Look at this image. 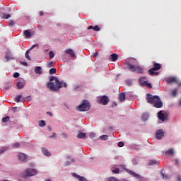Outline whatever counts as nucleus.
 <instances>
[{
  "label": "nucleus",
  "instance_id": "39448f33",
  "mask_svg": "<svg viewBox=\"0 0 181 181\" xmlns=\"http://www.w3.org/2000/svg\"><path fill=\"white\" fill-rule=\"evenodd\" d=\"M77 110L81 112L88 111L90 110V103H88V100H83Z\"/></svg>",
  "mask_w": 181,
  "mask_h": 181
},
{
  "label": "nucleus",
  "instance_id": "aec40b11",
  "mask_svg": "<svg viewBox=\"0 0 181 181\" xmlns=\"http://www.w3.org/2000/svg\"><path fill=\"white\" fill-rule=\"evenodd\" d=\"M118 100L119 101H124L125 100V93H121L119 95H118Z\"/></svg>",
  "mask_w": 181,
  "mask_h": 181
},
{
  "label": "nucleus",
  "instance_id": "864d4df0",
  "mask_svg": "<svg viewBox=\"0 0 181 181\" xmlns=\"http://www.w3.org/2000/svg\"><path fill=\"white\" fill-rule=\"evenodd\" d=\"M35 47H39V44H34L32 47H31V49H35Z\"/></svg>",
  "mask_w": 181,
  "mask_h": 181
},
{
  "label": "nucleus",
  "instance_id": "473e14b6",
  "mask_svg": "<svg viewBox=\"0 0 181 181\" xmlns=\"http://www.w3.org/2000/svg\"><path fill=\"white\" fill-rule=\"evenodd\" d=\"M29 53H30L29 50H27L25 52V59H28V60H31L30 57L29 56Z\"/></svg>",
  "mask_w": 181,
  "mask_h": 181
},
{
  "label": "nucleus",
  "instance_id": "f704fd0d",
  "mask_svg": "<svg viewBox=\"0 0 181 181\" xmlns=\"http://www.w3.org/2000/svg\"><path fill=\"white\" fill-rule=\"evenodd\" d=\"M136 179L139 181H144V177H141V175H139V174H136Z\"/></svg>",
  "mask_w": 181,
  "mask_h": 181
},
{
  "label": "nucleus",
  "instance_id": "a18cd8bd",
  "mask_svg": "<svg viewBox=\"0 0 181 181\" xmlns=\"http://www.w3.org/2000/svg\"><path fill=\"white\" fill-rule=\"evenodd\" d=\"M78 181H87V180L84 177L80 176L79 178H78Z\"/></svg>",
  "mask_w": 181,
  "mask_h": 181
},
{
  "label": "nucleus",
  "instance_id": "c03bdc74",
  "mask_svg": "<svg viewBox=\"0 0 181 181\" xmlns=\"http://www.w3.org/2000/svg\"><path fill=\"white\" fill-rule=\"evenodd\" d=\"M108 181H119V180H118L117 178L114 177H111L108 179Z\"/></svg>",
  "mask_w": 181,
  "mask_h": 181
},
{
  "label": "nucleus",
  "instance_id": "e2e57ef3",
  "mask_svg": "<svg viewBox=\"0 0 181 181\" xmlns=\"http://www.w3.org/2000/svg\"><path fill=\"white\" fill-rule=\"evenodd\" d=\"M98 56V53L95 52L93 54V57H97Z\"/></svg>",
  "mask_w": 181,
  "mask_h": 181
},
{
  "label": "nucleus",
  "instance_id": "e433bc0d",
  "mask_svg": "<svg viewBox=\"0 0 181 181\" xmlns=\"http://www.w3.org/2000/svg\"><path fill=\"white\" fill-rule=\"evenodd\" d=\"M112 173H119V168H115L114 170H112Z\"/></svg>",
  "mask_w": 181,
  "mask_h": 181
},
{
  "label": "nucleus",
  "instance_id": "5fc2aeb1",
  "mask_svg": "<svg viewBox=\"0 0 181 181\" xmlns=\"http://www.w3.org/2000/svg\"><path fill=\"white\" fill-rule=\"evenodd\" d=\"M20 63H21V64H22L23 66H28V63H26V62H21Z\"/></svg>",
  "mask_w": 181,
  "mask_h": 181
},
{
  "label": "nucleus",
  "instance_id": "c9c22d12",
  "mask_svg": "<svg viewBox=\"0 0 181 181\" xmlns=\"http://www.w3.org/2000/svg\"><path fill=\"white\" fill-rule=\"evenodd\" d=\"M54 66V62H49L47 64V66L48 68H50V67H53Z\"/></svg>",
  "mask_w": 181,
  "mask_h": 181
},
{
  "label": "nucleus",
  "instance_id": "2f4dec72",
  "mask_svg": "<svg viewBox=\"0 0 181 181\" xmlns=\"http://www.w3.org/2000/svg\"><path fill=\"white\" fill-rule=\"evenodd\" d=\"M125 83H126L127 86H132V84H133L132 80H131V79L126 80Z\"/></svg>",
  "mask_w": 181,
  "mask_h": 181
},
{
  "label": "nucleus",
  "instance_id": "79ce46f5",
  "mask_svg": "<svg viewBox=\"0 0 181 181\" xmlns=\"http://www.w3.org/2000/svg\"><path fill=\"white\" fill-rule=\"evenodd\" d=\"M7 150H8V148L3 147L1 149H0V154L4 153V152H5V151H7Z\"/></svg>",
  "mask_w": 181,
  "mask_h": 181
},
{
  "label": "nucleus",
  "instance_id": "dca6fc26",
  "mask_svg": "<svg viewBox=\"0 0 181 181\" xmlns=\"http://www.w3.org/2000/svg\"><path fill=\"white\" fill-rule=\"evenodd\" d=\"M86 136H87V135L86 134V133H83V132H79L76 135V137L78 138V139H84V138H86Z\"/></svg>",
  "mask_w": 181,
  "mask_h": 181
},
{
  "label": "nucleus",
  "instance_id": "6e6552de",
  "mask_svg": "<svg viewBox=\"0 0 181 181\" xmlns=\"http://www.w3.org/2000/svg\"><path fill=\"white\" fill-rule=\"evenodd\" d=\"M163 111H160L158 113V117L160 120H162L163 122L165 121L167 119V116L164 115Z\"/></svg>",
  "mask_w": 181,
  "mask_h": 181
},
{
  "label": "nucleus",
  "instance_id": "8fccbe9b",
  "mask_svg": "<svg viewBox=\"0 0 181 181\" xmlns=\"http://www.w3.org/2000/svg\"><path fill=\"white\" fill-rule=\"evenodd\" d=\"M14 25H15V21H9V26H13Z\"/></svg>",
  "mask_w": 181,
  "mask_h": 181
},
{
  "label": "nucleus",
  "instance_id": "49530a36",
  "mask_svg": "<svg viewBox=\"0 0 181 181\" xmlns=\"http://www.w3.org/2000/svg\"><path fill=\"white\" fill-rule=\"evenodd\" d=\"M13 76L14 77V78H18V77H19V73L18 72L14 73Z\"/></svg>",
  "mask_w": 181,
  "mask_h": 181
},
{
  "label": "nucleus",
  "instance_id": "f03ea898",
  "mask_svg": "<svg viewBox=\"0 0 181 181\" xmlns=\"http://www.w3.org/2000/svg\"><path fill=\"white\" fill-rule=\"evenodd\" d=\"M146 100L148 103L153 104L156 108H161L163 103L158 95H153L150 93L146 94Z\"/></svg>",
  "mask_w": 181,
  "mask_h": 181
},
{
  "label": "nucleus",
  "instance_id": "2eb2a0df",
  "mask_svg": "<svg viewBox=\"0 0 181 181\" xmlns=\"http://www.w3.org/2000/svg\"><path fill=\"white\" fill-rule=\"evenodd\" d=\"M23 33L24 36H25L27 39H30V37H32V34L30 33V31L29 30H25Z\"/></svg>",
  "mask_w": 181,
  "mask_h": 181
},
{
  "label": "nucleus",
  "instance_id": "338daca9",
  "mask_svg": "<svg viewBox=\"0 0 181 181\" xmlns=\"http://www.w3.org/2000/svg\"><path fill=\"white\" fill-rule=\"evenodd\" d=\"M45 181H52V180L48 179V180H45Z\"/></svg>",
  "mask_w": 181,
  "mask_h": 181
},
{
  "label": "nucleus",
  "instance_id": "f3484780",
  "mask_svg": "<svg viewBox=\"0 0 181 181\" xmlns=\"http://www.w3.org/2000/svg\"><path fill=\"white\" fill-rule=\"evenodd\" d=\"M34 71H35V74H42V67L35 66Z\"/></svg>",
  "mask_w": 181,
  "mask_h": 181
},
{
  "label": "nucleus",
  "instance_id": "9b49d317",
  "mask_svg": "<svg viewBox=\"0 0 181 181\" xmlns=\"http://www.w3.org/2000/svg\"><path fill=\"white\" fill-rule=\"evenodd\" d=\"M100 103L103 104V105H107V104H108V97L103 96L100 98Z\"/></svg>",
  "mask_w": 181,
  "mask_h": 181
},
{
  "label": "nucleus",
  "instance_id": "4d7b16f0",
  "mask_svg": "<svg viewBox=\"0 0 181 181\" xmlns=\"http://www.w3.org/2000/svg\"><path fill=\"white\" fill-rule=\"evenodd\" d=\"M56 137V133H53L52 136H50L49 138H55Z\"/></svg>",
  "mask_w": 181,
  "mask_h": 181
},
{
  "label": "nucleus",
  "instance_id": "c85d7f7f",
  "mask_svg": "<svg viewBox=\"0 0 181 181\" xmlns=\"http://www.w3.org/2000/svg\"><path fill=\"white\" fill-rule=\"evenodd\" d=\"M101 141H107L108 139V135H102L100 136Z\"/></svg>",
  "mask_w": 181,
  "mask_h": 181
},
{
  "label": "nucleus",
  "instance_id": "bb28decb",
  "mask_svg": "<svg viewBox=\"0 0 181 181\" xmlns=\"http://www.w3.org/2000/svg\"><path fill=\"white\" fill-rule=\"evenodd\" d=\"M165 153H166V154H168V155H173V154H174V150H173V148H170V149L167 150V151H165Z\"/></svg>",
  "mask_w": 181,
  "mask_h": 181
},
{
  "label": "nucleus",
  "instance_id": "a878e982",
  "mask_svg": "<svg viewBox=\"0 0 181 181\" xmlns=\"http://www.w3.org/2000/svg\"><path fill=\"white\" fill-rule=\"evenodd\" d=\"M148 118V114L144 113L141 115V119L144 122H146Z\"/></svg>",
  "mask_w": 181,
  "mask_h": 181
},
{
  "label": "nucleus",
  "instance_id": "4be33fe9",
  "mask_svg": "<svg viewBox=\"0 0 181 181\" xmlns=\"http://www.w3.org/2000/svg\"><path fill=\"white\" fill-rule=\"evenodd\" d=\"M18 159H19V160H21L22 162H23V160H25V159H26V155H25L23 153L18 154Z\"/></svg>",
  "mask_w": 181,
  "mask_h": 181
},
{
  "label": "nucleus",
  "instance_id": "ddd939ff",
  "mask_svg": "<svg viewBox=\"0 0 181 181\" xmlns=\"http://www.w3.org/2000/svg\"><path fill=\"white\" fill-rule=\"evenodd\" d=\"M88 30H90V29H93V30H94L95 32H100V27H98V25H90L89 27H88Z\"/></svg>",
  "mask_w": 181,
  "mask_h": 181
},
{
  "label": "nucleus",
  "instance_id": "c756f323",
  "mask_svg": "<svg viewBox=\"0 0 181 181\" xmlns=\"http://www.w3.org/2000/svg\"><path fill=\"white\" fill-rule=\"evenodd\" d=\"M9 119H11V117L7 116L2 119V122H9Z\"/></svg>",
  "mask_w": 181,
  "mask_h": 181
},
{
  "label": "nucleus",
  "instance_id": "0e129e2a",
  "mask_svg": "<svg viewBox=\"0 0 181 181\" xmlns=\"http://www.w3.org/2000/svg\"><path fill=\"white\" fill-rule=\"evenodd\" d=\"M179 105H181V99L179 100Z\"/></svg>",
  "mask_w": 181,
  "mask_h": 181
},
{
  "label": "nucleus",
  "instance_id": "a19ab883",
  "mask_svg": "<svg viewBox=\"0 0 181 181\" xmlns=\"http://www.w3.org/2000/svg\"><path fill=\"white\" fill-rule=\"evenodd\" d=\"M177 93V89L175 88L174 90H173V96L176 97Z\"/></svg>",
  "mask_w": 181,
  "mask_h": 181
},
{
  "label": "nucleus",
  "instance_id": "de8ad7c7",
  "mask_svg": "<svg viewBox=\"0 0 181 181\" xmlns=\"http://www.w3.org/2000/svg\"><path fill=\"white\" fill-rule=\"evenodd\" d=\"M118 146H119V148H122V146H124V142H122V141L119 142Z\"/></svg>",
  "mask_w": 181,
  "mask_h": 181
},
{
  "label": "nucleus",
  "instance_id": "423d86ee",
  "mask_svg": "<svg viewBox=\"0 0 181 181\" xmlns=\"http://www.w3.org/2000/svg\"><path fill=\"white\" fill-rule=\"evenodd\" d=\"M37 175V170L28 168L25 170L23 177L26 179V177H30V176H36Z\"/></svg>",
  "mask_w": 181,
  "mask_h": 181
},
{
  "label": "nucleus",
  "instance_id": "1a4fd4ad",
  "mask_svg": "<svg viewBox=\"0 0 181 181\" xmlns=\"http://www.w3.org/2000/svg\"><path fill=\"white\" fill-rule=\"evenodd\" d=\"M173 83H178V81L175 77H170L167 78V83L168 84H172Z\"/></svg>",
  "mask_w": 181,
  "mask_h": 181
},
{
  "label": "nucleus",
  "instance_id": "ea45409f",
  "mask_svg": "<svg viewBox=\"0 0 181 181\" xmlns=\"http://www.w3.org/2000/svg\"><path fill=\"white\" fill-rule=\"evenodd\" d=\"M49 58H50V59H53V57H54V53L52 52V51H50V52H49Z\"/></svg>",
  "mask_w": 181,
  "mask_h": 181
},
{
  "label": "nucleus",
  "instance_id": "09e8293b",
  "mask_svg": "<svg viewBox=\"0 0 181 181\" xmlns=\"http://www.w3.org/2000/svg\"><path fill=\"white\" fill-rule=\"evenodd\" d=\"M72 176L74 177H76L77 179H79V177H80V175H77L76 173H72Z\"/></svg>",
  "mask_w": 181,
  "mask_h": 181
},
{
  "label": "nucleus",
  "instance_id": "cd10ccee",
  "mask_svg": "<svg viewBox=\"0 0 181 181\" xmlns=\"http://www.w3.org/2000/svg\"><path fill=\"white\" fill-rule=\"evenodd\" d=\"M21 98H22V95H18L16 97L14 101L16 103H20L21 102Z\"/></svg>",
  "mask_w": 181,
  "mask_h": 181
},
{
  "label": "nucleus",
  "instance_id": "052dcab7",
  "mask_svg": "<svg viewBox=\"0 0 181 181\" xmlns=\"http://www.w3.org/2000/svg\"><path fill=\"white\" fill-rule=\"evenodd\" d=\"M45 15V13L43 11L40 12V16H43Z\"/></svg>",
  "mask_w": 181,
  "mask_h": 181
},
{
  "label": "nucleus",
  "instance_id": "4468645a",
  "mask_svg": "<svg viewBox=\"0 0 181 181\" xmlns=\"http://www.w3.org/2000/svg\"><path fill=\"white\" fill-rule=\"evenodd\" d=\"M65 53H66L67 54H69L71 57H74L76 56L74 51H73V49H66L65 51Z\"/></svg>",
  "mask_w": 181,
  "mask_h": 181
},
{
  "label": "nucleus",
  "instance_id": "f257e3e1",
  "mask_svg": "<svg viewBox=\"0 0 181 181\" xmlns=\"http://www.w3.org/2000/svg\"><path fill=\"white\" fill-rule=\"evenodd\" d=\"M47 86L52 91H59L63 86L67 87V83L63 81L60 82L57 77L52 76L47 83Z\"/></svg>",
  "mask_w": 181,
  "mask_h": 181
},
{
  "label": "nucleus",
  "instance_id": "6e6d98bb",
  "mask_svg": "<svg viewBox=\"0 0 181 181\" xmlns=\"http://www.w3.org/2000/svg\"><path fill=\"white\" fill-rule=\"evenodd\" d=\"M47 115H49L50 117H53V114L51 112H47Z\"/></svg>",
  "mask_w": 181,
  "mask_h": 181
},
{
  "label": "nucleus",
  "instance_id": "603ef678",
  "mask_svg": "<svg viewBox=\"0 0 181 181\" xmlns=\"http://www.w3.org/2000/svg\"><path fill=\"white\" fill-rule=\"evenodd\" d=\"M90 138L91 139H93V138H95V134L94 133H91V134H90Z\"/></svg>",
  "mask_w": 181,
  "mask_h": 181
},
{
  "label": "nucleus",
  "instance_id": "393cba45",
  "mask_svg": "<svg viewBox=\"0 0 181 181\" xmlns=\"http://www.w3.org/2000/svg\"><path fill=\"white\" fill-rule=\"evenodd\" d=\"M136 72H137V73H139V74H143V73H144V69L141 68V67L139 66H136Z\"/></svg>",
  "mask_w": 181,
  "mask_h": 181
},
{
  "label": "nucleus",
  "instance_id": "20e7f679",
  "mask_svg": "<svg viewBox=\"0 0 181 181\" xmlns=\"http://www.w3.org/2000/svg\"><path fill=\"white\" fill-rule=\"evenodd\" d=\"M161 69V64L158 63H154L153 67L148 70V73L150 76H158L159 74L158 72H156L158 70Z\"/></svg>",
  "mask_w": 181,
  "mask_h": 181
},
{
  "label": "nucleus",
  "instance_id": "72a5a7b5",
  "mask_svg": "<svg viewBox=\"0 0 181 181\" xmlns=\"http://www.w3.org/2000/svg\"><path fill=\"white\" fill-rule=\"evenodd\" d=\"M39 126L40 127H45L46 126V122L45 120H41L39 122Z\"/></svg>",
  "mask_w": 181,
  "mask_h": 181
},
{
  "label": "nucleus",
  "instance_id": "4c0bfd02",
  "mask_svg": "<svg viewBox=\"0 0 181 181\" xmlns=\"http://www.w3.org/2000/svg\"><path fill=\"white\" fill-rule=\"evenodd\" d=\"M161 177L167 180L169 178L168 175H166V174H163V173H161Z\"/></svg>",
  "mask_w": 181,
  "mask_h": 181
},
{
  "label": "nucleus",
  "instance_id": "774afa93",
  "mask_svg": "<svg viewBox=\"0 0 181 181\" xmlns=\"http://www.w3.org/2000/svg\"><path fill=\"white\" fill-rule=\"evenodd\" d=\"M71 162L72 163L74 162V158L71 159Z\"/></svg>",
  "mask_w": 181,
  "mask_h": 181
},
{
  "label": "nucleus",
  "instance_id": "37998d69",
  "mask_svg": "<svg viewBox=\"0 0 181 181\" xmlns=\"http://www.w3.org/2000/svg\"><path fill=\"white\" fill-rule=\"evenodd\" d=\"M3 18H4V19H8V18H11V15L10 14H4Z\"/></svg>",
  "mask_w": 181,
  "mask_h": 181
},
{
  "label": "nucleus",
  "instance_id": "a211bd4d",
  "mask_svg": "<svg viewBox=\"0 0 181 181\" xmlns=\"http://www.w3.org/2000/svg\"><path fill=\"white\" fill-rule=\"evenodd\" d=\"M42 152L43 155H45V156H50V155H51L50 151L47 150L46 148H42Z\"/></svg>",
  "mask_w": 181,
  "mask_h": 181
},
{
  "label": "nucleus",
  "instance_id": "9d476101",
  "mask_svg": "<svg viewBox=\"0 0 181 181\" xmlns=\"http://www.w3.org/2000/svg\"><path fill=\"white\" fill-rule=\"evenodd\" d=\"M5 59L6 62H9V60H15L13 55H12V54H9V52L6 53Z\"/></svg>",
  "mask_w": 181,
  "mask_h": 181
},
{
  "label": "nucleus",
  "instance_id": "680f3d73",
  "mask_svg": "<svg viewBox=\"0 0 181 181\" xmlns=\"http://www.w3.org/2000/svg\"><path fill=\"white\" fill-rule=\"evenodd\" d=\"M26 101V98H23L22 100H21V103H25Z\"/></svg>",
  "mask_w": 181,
  "mask_h": 181
},
{
  "label": "nucleus",
  "instance_id": "7ed1b4c3",
  "mask_svg": "<svg viewBox=\"0 0 181 181\" xmlns=\"http://www.w3.org/2000/svg\"><path fill=\"white\" fill-rule=\"evenodd\" d=\"M135 63H136V59L134 58H130L129 61L126 62V66L127 67L128 70H129V71H136V66L135 65Z\"/></svg>",
  "mask_w": 181,
  "mask_h": 181
},
{
  "label": "nucleus",
  "instance_id": "f8f14e48",
  "mask_svg": "<svg viewBox=\"0 0 181 181\" xmlns=\"http://www.w3.org/2000/svg\"><path fill=\"white\" fill-rule=\"evenodd\" d=\"M163 136H164V132L162 129L157 131V132H156V139H160L161 138H163Z\"/></svg>",
  "mask_w": 181,
  "mask_h": 181
},
{
  "label": "nucleus",
  "instance_id": "3c124183",
  "mask_svg": "<svg viewBox=\"0 0 181 181\" xmlns=\"http://www.w3.org/2000/svg\"><path fill=\"white\" fill-rule=\"evenodd\" d=\"M25 100H27V101H32V97L27 96V97H25Z\"/></svg>",
  "mask_w": 181,
  "mask_h": 181
},
{
  "label": "nucleus",
  "instance_id": "b1692460",
  "mask_svg": "<svg viewBox=\"0 0 181 181\" xmlns=\"http://www.w3.org/2000/svg\"><path fill=\"white\" fill-rule=\"evenodd\" d=\"M158 164H159V161H157L156 160H151L148 163L149 165H158Z\"/></svg>",
  "mask_w": 181,
  "mask_h": 181
},
{
  "label": "nucleus",
  "instance_id": "58836bf2",
  "mask_svg": "<svg viewBox=\"0 0 181 181\" xmlns=\"http://www.w3.org/2000/svg\"><path fill=\"white\" fill-rule=\"evenodd\" d=\"M19 146H21V144L19 143H15L12 146L13 148H19Z\"/></svg>",
  "mask_w": 181,
  "mask_h": 181
},
{
  "label": "nucleus",
  "instance_id": "412c9836",
  "mask_svg": "<svg viewBox=\"0 0 181 181\" xmlns=\"http://www.w3.org/2000/svg\"><path fill=\"white\" fill-rule=\"evenodd\" d=\"M124 170H126V172L127 173H129V175H131V176H133L134 177H136V173H134L133 171H131L130 170L127 169V168H124Z\"/></svg>",
  "mask_w": 181,
  "mask_h": 181
},
{
  "label": "nucleus",
  "instance_id": "7c9ffc66",
  "mask_svg": "<svg viewBox=\"0 0 181 181\" xmlns=\"http://www.w3.org/2000/svg\"><path fill=\"white\" fill-rule=\"evenodd\" d=\"M56 71L57 70L55 68H52L49 69V74H56Z\"/></svg>",
  "mask_w": 181,
  "mask_h": 181
},
{
  "label": "nucleus",
  "instance_id": "69168bd1",
  "mask_svg": "<svg viewBox=\"0 0 181 181\" xmlns=\"http://www.w3.org/2000/svg\"><path fill=\"white\" fill-rule=\"evenodd\" d=\"M175 163H176V164H178L179 160H175Z\"/></svg>",
  "mask_w": 181,
  "mask_h": 181
},
{
  "label": "nucleus",
  "instance_id": "bf43d9fd",
  "mask_svg": "<svg viewBox=\"0 0 181 181\" xmlns=\"http://www.w3.org/2000/svg\"><path fill=\"white\" fill-rule=\"evenodd\" d=\"M62 136L63 138H66V137H67V135H66V134L63 133V134H62Z\"/></svg>",
  "mask_w": 181,
  "mask_h": 181
},
{
  "label": "nucleus",
  "instance_id": "6ab92c4d",
  "mask_svg": "<svg viewBox=\"0 0 181 181\" xmlns=\"http://www.w3.org/2000/svg\"><path fill=\"white\" fill-rule=\"evenodd\" d=\"M25 87V82L23 81H18L17 83V88H19V90H22Z\"/></svg>",
  "mask_w": 181,
  "mask_h": 181
},
{
  "label": "nucleus",
  "instance_id": "13d9d810",
  "mask_svg": "<svg viewBox=\"0 0 181 181\" xmlns=\"http://www.w3.org/2000/svg\"><path fill=\"white\" fill-rule=\"evenodd\" d=\"M177 181H181V175H178L177 177Z\"/></svg>",
  "mask_w": 181,
  "mask_h": 181
},
{
  "label": "nucleus",
  "instance_id": "5701e85b",
  "mask_svg": "<svg viewBox=\"0 0 181 181\" xmlns=\"http://www.w3.org/2000/svg\"><path fill=\"white\" fill-rule=\"evenodd\" d=\"M112 62H117L118 60V54H111Z\"/></svg>",
  "mask_w": 181,
  "mask_h": 181
},
{
  "label": "nucleus",
  "instance_id": "0eeeda50",
  "mask_svg": "<svg viewBox=\"0 0 181 181\" xmlns=\"http://www.w3.org/2000/svg\"><path fill=\"white\" fill-rule=\"evenodd\" d=\"M146 80V78L145 77H141L139 79V83L141 86H146L149 89L152 88V85Z\"/></svg>",
  "mask_w": 181,
  "mask_h": 181
}]
</instances>
